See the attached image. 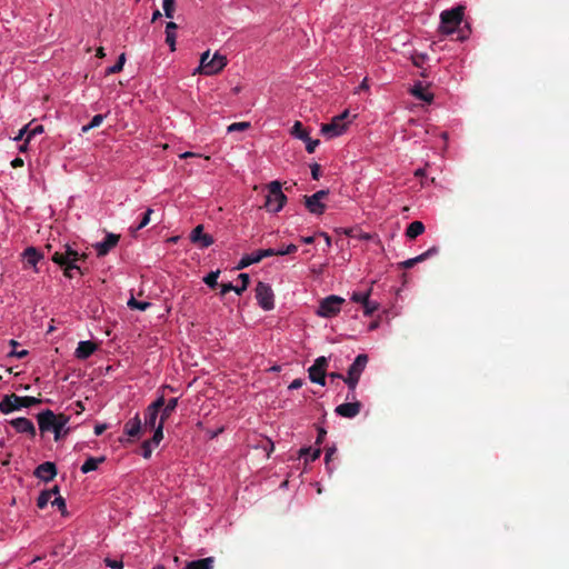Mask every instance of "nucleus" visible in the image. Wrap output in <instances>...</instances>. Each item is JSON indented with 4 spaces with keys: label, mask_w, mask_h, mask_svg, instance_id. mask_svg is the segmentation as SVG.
<instances>
[{
    "label": "nucleus",
    "mask_w": 569,
    "mask_h": 569,
    "mask_svg": "<svg viewBox=\"0 0 569 569\" xmlns=\"http://www.w3.org/2000/svg\"><path fill=\"white\" fill-rule=\"evenodd\" d=\"M86 258L87 254H79L78 251L73 250L70 246H66V250L63 252H54L51 260L63 269L64 277L71 279L73 278V271L84 274V271L77 262Z\"/></svg>",
    "instance_id": "1"
},
{
    "label": "nucleus",
    "mask_w": 569,
    "mask_h": 569,
    "mask_svg": "<svg viewBox=\"0 0 569 569\" xmlns=\"http://www.w3.org/2000/svg\"><path fill=\"white\" fill-rule=\"evenodd\" d=\"M42 402L40 398L26 396L20 397L16 393L7 395L2 401H0V411L2 413H10L14 410H19L21 408H29L32 406H38Z\"/></svg>",
    "instance_id": "2"
},
{
    "label": "nucleus",
    "mask_w": 569,
    "mask_h": 569,
    "mask_svg": "<svg viewBox=\"0 0 569 569\" xmlns=\"http://www.w3.org/2000/svg\"><path fill=\"white\" fill-rule=\"evenodd\" d=\"M227 64V58L219 52H216L210 58V51H206L201 54L200 66L198 71L200 73L212 76L220 72Z\"/></svg>",
    "instance_id": "3"
},
{
    "label": "nucleus",
    "mask_w": 569,
    "mask_h": 569,
    "mask_svg": "<svg viewBox=\"0 0 569 569\" xmlns=\"http://www.w3.org/2000/svg\"><path fill=\"white\" fill-rule=\"evenodd\" d=\"M286 202L287 197L281 190V183L279 181H271L268 184V194L266 196L264 208L269 212H279Z\"/></svg>",
    "instance_id": "4"
},
{
    "label": "nucleus",
    "mask_w": 569,
    "mask_h": 569,
    "mask_svg": "<svg viewBox=\"0 0 569 569\" xmlns=\"http://www.w3.org/2000/svg\"><path fill=\"white\" fill-rule=\"evenodd\" d=\"M463 19V7H456L450 10H445L440 14V31L445 34L453 33L460 26Z\"/></svg>",
    "instance_id": "5"
},
{
    "label": "nucleus",
    "mask_w": 569,
    "mask_h": 569,
    "mask_svg": "<svg viewBox=\"0 0 569 569\" xmlns=\"http://www.w3.org/2000/svg\"><path fill=\"white\" fill-rule=\"evenodd\" d=\"M368 363V356L360 353L356 357L353 363L348 369V376L345 379L348 388L353 392L356 391L357 385Z\"/></svg>",
    "instance_id": "6"
},
{
    "label": "nucleus",
    "mask_w": 569,
    "mask_h": 569,
    "mask_svg": "<svg viewBox=\"0 0 569 569\" xmlns=\"http://www.w3.org/2000/svg\"><path fill=\"white\" fill-rule=\"evenodd\" d=\"M348 117V110L343 111L339 116L333 117L329 123H323L321 126V133L329 139L341 136L347 129L346 119Z\"/></svg>",
    "instance_id": "7"
},
{
    "label": "nucleus",
    "mask_w": 569,
    "mask_h": 569,
    "mask_svg": "<svg viewBox=\"0 0 569 569\" xmlns=\"http://www.w3.org/2000/svg\"><path fill=\"white\" fill-rule=\"evenodd\" d=\"M343 302V298L331 295L320 301L317 315L323 318L335 317L340 312Z\"/></svg>",
    "instance_id": "8"
},
{
    "label": "nucleus",
    "mask_w": 569,
    "mask_h": 569,
    "mask_svg": "<svg viewBox=\"0 0 569 569\" xmlns=\"http://www.w3.org/2000/svg\"><path fill=\"white\" fill-rule=\"evenodd\" d=\"M256 299L258 305L266 311L274 308V295L268 283L259 281L256 287Z\"/></svg>",
    "instance_id": "9"
},
{
    "label": "nucleus",
    "mask_w": 569,
    "mask_h": 569,
    "mask_svg": "<svg viewBox=\"0 0 569 569\" xmlns=\"http://www.w3.org/2000/svg\"><path fill=\"white\" fill-rule=\"evenodd\" d=\"M329 194V190H319L311 196H305L303 202L308 211L312 214L320 216L326 210V204L323 203V199H326Z\"/></svg>",
    "instance_id": "10"
},
{
    "label": "nucleus",
    "mask_w": 569,
    "mask_h": 569,
    "mask_svg": "<svg viewBox=\"0 0 569 569\" xmlns=\"http://www.w3.org/2000/svg\"><path fill=\"white\" fill-rule=\"evenodd\" d=\"M328 367V360L326 357H319L315 360V363L308 369L309 379L318 385H326V371Z\"/></svg>",
    "instance_id": "11"
},
{
    "label": "nucleus",
    "mask_w": 569,
    "mask_h": 569,
    "mask_svg": "<svg viewBox=\"0 0 569 569\" xmlns=\"http://www.w3.org/2000/svg\"><path fill=\"white\" fill-rule=\"evenodd\" d=\"M274 256V249H261V250H258L256 252H252L250 254H244L238 266H237V269L238 270H241V269H244L247 267H249L250 264L252 263H258L260 262L263 258H267V257H273Z\"/></svg>",
    "instance_id": "12"
},
{
    "label": "nucleus",
    "mask_w": 569,
    "mask_h": 569,
    "mask_svg": "<svg viewBox=\"0 0 569 569\" xmlns=\"http://www.w3.org/2000/svg\"><path fill=\"white\" fill-rule=\"evenodd\" d=\"M191 242L199 246V248L204 249L210 247L213 243L212 236L203 232V226H197L190 234Z\"/></svg>",
    "instance_id": "13"
},
{
    "label": "nucleus",
    "mask_w": 569,
    "mask_h": 569,
    "mask_svg": "<svg viewBox=\"0 0 569 569\" xmlns=\"http://www.w3.org/2000/svg\"><path fill=\"white\" fill-rule=\"evenodd\" d=\"M119 239V234L108 233L103 241L93 244V248L96 249L98 257H103L108 254L109 251L118 244Z\"/></svg>",
    "instance_id": "14"
},
{
    "label": "nucleus",
    "mask_w": 569,
    "mask_h": 569,
    "mask_svg": "<svg viewBox=\"0 0 569 569\" xmlns=\"http://www.w3.org/2000/svg\"><path fill=\"white\" fill-rule=\"evenodd\" d=\"M37 419L39 429L43 433L52 430L58 419V415H56L52 410L47 409L38 413Z\"/></svg>",
    "instance_id": "15"
},
{
    "label": "nucleus",
    "mask_w": 569,
    "mask_h": 569,
    "mask_svg": "<svg viewBox=\"0 0 569 569\" xmlns=\"http://www.w3.org/2000/svg\"><path fill=\"white\" fill-rule=\"evenodd\" d=\"M10 425L16 429L19 433H27L31 438L36 437V427L33 422L24 417L16 418L10 421Z\"/></svg>",
    "instance_id": "16"
},
{
    "label": "nucleus",
    "mask_w": 569,
    "mask_h": 569,
    "mask_svg": "<svg viewBox=\"0 0 569 569\" xmlns=\"http://www.w3.org/2000/svg\"><path fill=\"white\" fill-rule=\"evenodd\" d=\"M361 407L360 401L345 402L336 407L335 411L343 418H355L359 415Z\"/></svg>",
    "instance_id": "17"
},
{
    "label": "nucleus",
    "mask_w": 569,
    "mask_h": 569,
    "mask_svg": "<svg viewBox=\"0 0 569 569\" xmlns=\"http://www.w3.org/2000/svg\"><path fill=\"white\" fill-rule=\"evenodd\" d=\"M57 475V468L53 462L46 461L39 465L34 470V476L43 481L52 480Z\"/></svg>",
    "instance_id": "18"
},
{
    "label": "nucleus",
    "mask_w": 569,
    "mask_h": 569,
    "mask_svg": "<svg viewBox=\"0 0 569 569\" xmlns=\"http://www.w3.org/2000/svg\"><path fill=\"white\" fill-rule=\"evenodd\" d=\"M97 349H98V345L93 341H90V340L80 341L74 351V356L79 360H86L89 357H91L96 352Z\"/></svg>",
    "instance_id": "19"
},
{
    "label": "nucleus",
    "mask_w": 569,
    "mask_h": 569,
    "mask_svg": "<svg viewBox=\"0 0 569 569\" xmlns=\"http://www.w3.org/2000/svg\"><path fill=\"white\" fill-rule=\"evenodd\" d=\"M238 279L242 281V286H233L231 282L222 283L220 295L224 296L230 291H234L237 295H241L243 291H246L250 282L249 274L240 273Z\"/></svg>",
    "instance_id": "20"
},
{
    "label": "nucleus",
    "mask_w": 569,
    "mask_h": 569,
    "mask_svg": "<svg viewBox=\"0 0 569 569\" xmlns=\"http://www.w3.org/2000/svg\"><path fill=\"white\" fill-rule=\"evenodd\" d=\"M143 429L140 415L136 413L133 418L128 420L124 425L123 431L130 438H139Z\"/></svg>",
    "instance_id": "21"
},
{
    "label": "nucleus",
    "mask_w": 569,
    "mask_h": 569,
    "mask_svg": "<svg viewBox=\"0 0 569 569\" xmlns=\"http://www.w3.org/2000/svg\"><path fill=\"white\" fill-rule=\"evenodd\" d=\"M438 251H439V249L437 247H431L430 249H428L423 253H421V254H419V256H417L415 258L408 259L406 261H402L400 263V268H402V269H410L416 263L422 262V261L427 260L428 258L432 257L433 254H437Z\"/></svg>",
    "instance_id": "22"
},
{
    "label": "nucleus",
    "mask_w": 569,
    "mask_h": 569,
    "mask_svg": "<svg viewBox=\"0 0 569 569\" xmlns=\"http://www.w3.org/2000/svg\"><path fill=\"white\" fill-rule=\"evenodd\" d=\"M27 266L36 268L37 263L42 259L43 254L40 253L34 247H28L22 253Z\"/></svg>",
    "instance_id": "23"
},
{
    "label": "nucleus",
    "mask_w": 569,
    "mask_h": 569,
    "mask_svg": "<svg viewBox=\"0 0 569 569\" xmlns=\"http://www.w3.org/2000/svg\"><path fill=\"white\" fill-rule=\"evenodd\" d=\"M214 558L207 557L187 562L184 569H213Z\"/></svg>",
    "instance_id": "24"
},
{
    "label": "nucleus",
    "mask_w": 569,
    "mask_h": 569,
    "mask_svg": "<svg viewBox=\"0 0 569 569\" xmlns=\"http://www.w3.org/2000/svg\"><path fill=\"white\" fill-rule=\"evenodd\" d=\"M410 93L417 99L430 103L433 100V94L428 92L421 82L416 83L411 89Z\"/></svg>",
    "instance_id": "25"
},
{
    "label": "nucleus",
    "mask_w": 569,
    "mask_h": 569,
    "mask_svg": "<svg viewBox=\"0 0 569 569\" xmlns=\"http://www.w3.org/2000/svg\"><path fill=\"white\" fill-rule=\"evenodd\" d=\"M69 422V417L63 415V413H59L58 415V419L54 423V427L52 428L51 431L54 432V440L56 441H59L67 432L68 430L64 431V433L62 435V429L66 427V425Z\"/></svg>",
    "instance_id": "26"
},
{
    "label": "nucleus",
    "mask_w": 569,
    "mask_h": 569,
    "mask_svg": "<svg viewBox=\"0 0 569 569\" xmlns=\"http://www.w3.org/2000/svg\"><path fill=\"white\" fill-rule=\"evenodd\" d=\"M178 29L177 23L170 21L166 26V42L170 47L171 51L176 50V30Z\"/></svg>",
    "instance_id": "27"
},
{
    "label": "nucleus",
    "mask_w": 569,
    "mask_h": 569,
    "mask_svg": "<svg viewBox=\"0 0 569 569\" xmlns=\"http://www.w3.org/2000/svg\"><path fill=\"white\" fill-rule=\"evenodd\" d=\"M425 224L421 221H412L406 229V236L409 239H416L418 236L425 232Z\"/></svg>",
    "instance_id": "28"
},
{
    "label": "nucleus",
    "mask_w": 569,
    "mask_h": 569,
    "mask_svg": "<svg viewBox=\"0 0 569 569\" xmlns=\"http://www.w3.org/2000/svg\"><path fill=\"white\" fill-rule=\"evenodd\" d=\"M159 413L160 412H157V411H153L152 409L150 408H147L144 410V423H143V428L144 429H152V428H157L158 426V417H159Z\"/></svg>",
    "instance_id": "29"
},
{
    "label": "nucleus",
    "mask_w": 569,
    "mask_h": 569,
    "mask_svg": "<svg viewBox=\"0 0 569 569\" xmlns=\"http://www.w3.org/2000/svg\"><path fill=\"white\" fill-rule=\"evenodd\" d=\"M178 406V398H171L168 400V402L164 403L159 421L166 422L167 419L172 415V412L176 410Z\"/></svg>",
    "instance_id": "30"
},
{
    "label": "nucleus",
    "mask_w": 569,
    "mask_h": 569,
    "mask_svg": "<svg viewBox=\"0 0 569 569\" xmlns=\"http://www.w3.org/2000/svg\"><path fill=\"white\" fill-rule=\"evenodd\" d=\"M321 455L320 448L312 449L311 447L301 448L299 450V457L306 458V463L309 461L317 460Z\"/></svg>",
    "instance_id": "31"
},
{
    "label": "nucleus",
    "mask_w": 569,
    "mask_h": 569,
    "mask_svg": "<svg viewBox=\"0 0 569 569\" xmlns=\"http://www.w3.org/2000/svg\"><path fill=\"white\" fill-rule=\"evenodd\" d=\"M106 460L104 457H99V458H94V457H90L88 458L84 463L81 466V471L83 473H88L90 471H93L98 468V466L100 463H102L103 461Z\"/></svg>",
    "instance_id": "32"
},
{
    "label": "nucleus",
    "mask_w": 569,
    "mask_h": 569,
    "mask_svg": "<svg viewBox=\"0 0 569 569\" xmlns=\"http://www.w3.org/2000/svg\"><path fill=\"white\" fill-rule=\"evenodd\" d=\"M291 133L302 141L307 140L309 137V131L303 127V124L300 121L295 122L291 129Z\"/></svg>",
    "instance_id": "33"
},
{
    "label": "nucleus",
    "mask_w": 569,
    "mask_h": 569,
    "mask_svg": "<svg viewBox=\"0 0 569 569\" xmlns=\"http://www.w3.org/2000/svg\"><path fill=\"white\" fill-rule=\"evenodd\" d=\"M163 427L164 422L159 421L157 428H152L151 430L154 431L153 437L149 439L148 441H151V443L157 447L160 441L163 439Z\"/></svg>",
    "instance_id": "34"
},
{
    "label": "nucleus",
    "mask_w": 569,
    "mask_h": 569,
    "mask_svg": "<svg viewBox=\"0 0 569 569\" xmlns=\"http://www.w3.org/2000/svg\"><path fill=\"white\" fill-rule=\"evenodd\" d=\"M124 63H126V54L121 53L118 58V61L113 66L109 67L106 70V74H113V73H118V72L122 71Z\"/></svg>",
    "instance_id": "35"
},
{
    "label": "nucleus",
    "mask_w": 569,
    "mask_h": 569,
    "mask_svg": "<svg viewBox=\"0 0 569 569\" xmlns=\"http://www.w3.org/2000/svg\"><path fill=\"white\" fill-rule=\"evenodd\" d=\"M151 306L150 302L148 301H138L137 299H134L133 297H131L128 301V307L130 309H137V310H141V311H144L147 310L149 307Z\"/></svg>",
    "instance_id": "36"
},
{
    "label": "nucleus",
    "mask_w": 569,
    "mask_h": 569,
    "mask_svg": "<svg viewBox=\"0 0 569 569\" xmlns=\"http://www.w3.org/2000/svg\"><path fill=\"white\" fill-rule=\"evenodd\" d=\"M362 307L365 316L370 317L379 309V303L368 298Z\"/></svg>",
    "instance_id": "37"
},
{
    "label": "nucleus",
    "mask_w": 569,
    "mask_h": 569,
    "mask_svg": "<svg viewBox=\"0 0 569 569\" xmlns=\"http://www.w3.org/2000/svg\"><path fill=\"white\" fill-rule=\"evenodd\" d=\"M219 274L220 270L211 271L203 278L204 283L210 288H216Z\"/></svg>",
    "instance_id": "38"
},
{
    "label": "nucleus",
    "mask_w": 569,
    "mask_h": 569,
    "mask_svg": "<svg viewBox=\"0 0 569 569\" xmlns=\"http://www.w3.org/2000/svg\"><path fill=\"white\" fill-rule=\"evenodd\" d=\"M103 119V114H96L88 124L82 127V131L87 132L93 128L99 127L102 123Z\"/></svg>",
    "instance_id": "39"
},
{
    "label": "nucleus",
    "mask_w": 569,
    "mask_h": 569,
    "mask_svg": "<svg viewBox=\"0 0 569 569\" xmlns=\"http://www.w3.org/2000/svg\"><path fill=\"white\" fill-rule=\"evenodd\" d=\"M27 126H29V130L27 131V142H30V140L38 136V134H41L43 132V126L41 124H37L34 127H32V122L28 123Z\"/></svg>",
    "instance_id": "40"
},
{
    "label": "nucleus",
    "mask_w": 569,
    "mask_h": 569,
    "mask_svg": "<svg viewBox=\"0 0 569 569\" xmlns=\"http://www.w3.org/2000/svg\"><path fill=\"white\" fill-rule=\"evenodd\" d=\"M176 0H162L164 16L169 19L173 18Z\"/></svg>",
    "instance_id": "41"
},
{
    "label": "nucleus",
    "mask_w": 569,
    "mask_h": 569,
    "mask_svg": "<svg viewBox=\"0 0 569 569\" xmlns=\"http://www.w3.org/2000/svg\"><path fill=\"white\" fill-rule=\"evenodd\" d=\"M51 497H50V492H47L46 490L42 491L38 499H37V506L39 509H43L47 507L48 502L50 501Z\"/></svg>",
    "instance_id": "42"
},
{
    "label": "nucleus",
    "mask_w": 569,
    "mask_h": 569,
    "mask_svg": "<svg viewBox=\"0 0 569 569\" xmlns=\"http://www.w3.org/2000/svg\"><path fill=\"white\" fill-rule=\"evenodd\" d=\"M370 292L371 290H368L366 292H353L351 296V300L363 306L366 300L370 297Z\"/></svg>",
    "instance_id": "43"
},
{
    "label": "nucleus",
    "mask_w": 569,
    "mask_h": 569,
    "mask_svg": "<svg viewBox=\"0 0 569 569\" xmlns=\"http://www.w3.org/2000/svg\"><path fill=\"white\" fill-rule=\"evenodd\" d=\"M166 403V399L163 396L158 397L153 402H151L147 408L152 409L153 411L160 412Z\"/></svg>",
    "instance_id": "44"
},
{
    "label": "nucleus",
    "mask_w": 569,
    "mask_h": 569,
    "mask_svg": "<svg viewBox=\"0 0 569 569\" xmlns=\"http://www.w3.org/2000/svg\"><path fill=\"white\" fill-rule=\"evenodd\" d=\"M250 128V122H233L228 127V132L244 131Z\"/></svg>",
    "instance_id": "45"
},
{
    "label": "nucleus",
    "mask_w": 569,
    "mask_h": 569,
    "mask_svg": "<svg viewBox=\"0 0 569 569\" xmlns=\"http://www.w3.org/2000/svg\"><path fill=\"white\" fill-rule=\"evenodd\" d=\"M51 503H52V506L58 507V509L60 510L62 516L67 515V505H66L64 498H62L61 496H58V497H56L54 500L51 501Z\"/></svg>",
    "instance_id": "46"
},
{
    "label": "nucleus",
    "mask_w": 569,
    "mask_h": 569,
    "mask_svg": "<svg viewBox=\"0 0 569 569\" xmlns=\"http://www.w3.org/2000/svg\"><path fill=\"white\" fill-rule=\"evenodd\" d=\"M297 250H298V247L293 243H290L286 248L274 250V256L291 254V253H295Z\"/></svg>",
    "instance_id": "47"
},
{
    "label": "nucleus",
    "mask_w": 569,
    "mask_h": 569,
    "mask_svg": "<svg viewBox=\"0 0 569 569\" xmlns=\"http://www.w3.org/2000/svg\"><path fill=\"white\" fill-rule=\"evenodd\" d=\"M153 447L154 446L151 443V441L146 440L142 442L141 449H142V457L144 459H149L151 457Z\"/></svg>",
    "instance_id": "48"
},
{
    "label": "nucleus",
    "mask_w": 569,
    "mask_h": 569,
    "mask_svg": "<svg viewBox=\"0 0 569 569\" xmlns=\"http://www.w3.org/2000/svg\"><path fill=\"white\" fill-rule=\"evenodd\" d=\"M152 212H153L152 209H150V208L147 209V211L142 216L140 223L136 227L134 230H140V229L144 228L146 226H148V223L150 222V216L152 214Z\"/></svg>",
    "instance_id": "49"
},
{
    "label": "nucleus",
    "mask_w": 569,
    "mask_h": 569,
    "mask_svg": "<svg viewBox=\"0 0 569 569\" xmlns=\"http://www.w3.org/2000/svg\"><path fill=\"white\" fill-rule=\"evenodd\" d=\"M104 563H106L107 567H109L111 569H122L123 568L122 560H116V559L106 558L104 559Z\"/></svg>",
    "instance_id": "50"
},
{
    "label": "nucleus",
    "mask_w": 569,
    "mask_h": 569,
    "mask_svg": "<svg viewBox=\"0 0 569 569\" xmlns=\"http://www.w3.org/2000/svg\"><path fill=\"white\" fill-rule=\"evenodd\" d=\"M306 142V150L309 152V153H313L316 148L318 147L319 144V140H312L310 138V136L308 137L307 140H303Z\"/></svg>",
    "instance_id": "51"
},
{
    "label": "nucleus",
    "mask_w": 569,
    "mask_h": 569,
    "mask_svg": "<svg viewBox=\"0 0 569 569\" xmlns=\"http://www.w3.org/2000/svg\"><path fill=\"white\" fill-rule=\"evenodd\" d=\"M310 169H311V176L315 180H318L320 178V173H321V167L320 164L318 163H313L310 166Z\"/></svg>",
    "instance_id": "52"
},
{
    "label": "nucleus",
    "mask_w": 569,
    "mask_h": 569,
    "mask_svg": "<svg viewBox=\"0 0 569 569\" xmlns=\"http://www.w3.org/2000/svg\"><path fill=\"white\" fill-rule=\"evenodd\" d=\"M336 451H337L336 447L327 448L326 455H325V462H326L327 466L331 461V459L335 456Z\"/></svg>",
    "instance_id": "53"
},
{
    "label": "nucleus",
    "mask_w": 569,
    "mask_h": 569,
    "mask_svg": "<svg viewBox=\"0 0 569 569\" xmlns=\"http://www.w3.org/2000/svg\"><path fill=\"white\" fill-rule=\"evenodd\" d=\"M425 60H426V56L425 54H417V56L412 57L413 64L416 67H419V68L422 67V63L425 62Z\"/></svg>",
    "instance_id": "54"
},
{
    "label": "nucleus",
    "mask_w": 569,
    "mask_h": 569,
    "mask_svg": "<svg viewBox=\"0 0 569 569\" xmlns=\"http://www.w3.org/2000/svg\"><path fill=\"white\" fill-rule=\"evenodd\" d=\"M327 431L322 427H318V437L316 440V445H320L323 442Z\"/></svg>",
    "instance_id": "55"
},
{
    "label": "nucleus",
    "mask_w": 569,
    "mask_h": 569,
    "mask_svg": "<svg viewBox=\"0 0 569 569\" xmlns=\"http://www.w3.org/2000/svg\"><path fill=\"white\" fill-rule=\"evenodd\" d=\"M27 355H28V350H21V351L12 350L9 353L10 357H16V358H19V359L24 358Z\"/></svg>",
    "instance_id": "56"
},
{
    "label": "nucleus",
    "mask_w": 569,
    "mask_h": 569,
    "mask_svg": "<svg viewBox=\"0 0 569 569\" xmlns=\"http://www.w3.org/2000/svg\"><path fill=\"white\" fill-rule=\"evenodd\" d=\"M302 385L303 380L301 378H297L289 385V389H299L302 387Z\"/></svg>",
    "instance_id": "57"
},
{
    "label": "nucleus",
    "mask_w": 569,
    "mask_h": 569,
    "mask_svg": "<svg viewBox=\"0 0 569 569\" xmlns=\"http://www.w3.org/2000/svg\"><path fill=\"white\" fill-rule=\"evenodd\" d=\"M106 430H107V425L106 423L97 425L94 427V435L96 436H101Z\"/></svg>",
    "instance_id": "58"
},
{
    "label": "nucleus",
    "mask_w": 569,
    "mask_h": 569,
    "mask_svg": "<svg viewBox=\"0 0 569 569\" xmlns=\"http://www.w3.org/2000/svg\"><path fill=\"white\" fill-rule=\"evenodd\" d=\"M29 130V126H24L22 129H20L17 137H14L16 141L22 140L24 136L27 137V131Z\"/></svg>",
    "instance_id": "59"
},
{
    "label": "nucleus",
    "mask_w": 569,
    "mask_h": 569,
    "mask_svg": "<svg viewBox=\"0 0 569 569\" xmlns=\"http://www.w3.org/2000/svg\"><path fill=\"white\" fill-rule=\"evenodd\" d=\"M23 163H24V162H23V159H21V158H19V157L14 158V159L11 161V166H12L13 168H20V167H22V166H23Z\"/></svg>",
    "instance_id": "60"
},
{
    "label": "nucleus",
    "mask_w": 569,
    "mask_h": 569,
    "mask_svg": "<svg viewBox=\"0 0 569 569\" xmlns=\"http://www.w3.org/2000/svg\"><path fill=\"white\" fill-rule=\"evenodd\" d=\"M301 241L307 244H312L315 242V237L313 236L301 237Z\"/></svg>",
    "instance_id": "61"
},
{
    "label": "nucleus",
    "mask_w": 569,
    "mask_h": 569,
    "mask_svg": "<svg viewBox=\"0 0 569 569\" xmlns=\"http://www.w3.org/2000/svg\"><path fill=\"white\" fill-rule=\"evenodd\" d=\"M319 234L321 237H323L327 247H330L331 246V238H330V236L328 233H326V232H320Z\"/></svg>",
    "instance_id": "62"
},
{
    "label": "nucleus",
    "mask_w": 569,
    "mask_h": 569,
    "mask_svg": "<svg viewBox=\"0 0 569 569\" xmlns=\"http://www.w3.org/2000/svg\"><path fill=\"white\" fill-rule=\"evenodd\" d=\"M46 491L50 492V497H52L53 495H59V487L54 486L53 488L46 490Z\"/></svg>",
    "instance_id": "63"
},
{
    "label": "nucleus",
    "mask_w": 569,
    "mask_h": 569,
    "mask_svg": "<svg viewBox=\"0 0 569 569\" xmlns=\"http://www.w3.org/2000/svg\"><path fill=\"white\" fill-rule=\"evenodd\" d=\"M367 89H368V80L363 79L362 82L360 83L358 90H367Z\"/></svg>",
    "instance_id": "64"
}]
</instances>
